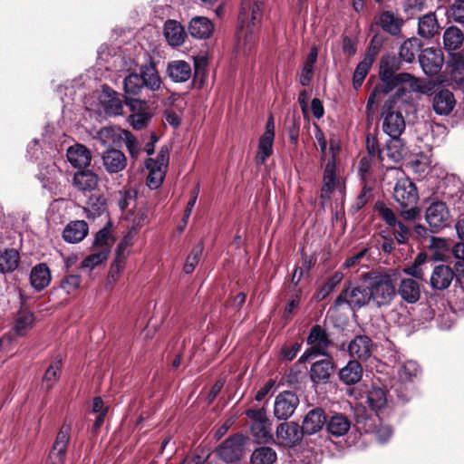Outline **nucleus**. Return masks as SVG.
Segmentation results:
<instances>
[{"label": "nucleus", "mask_w": 464, "mask_h": 464, "mask_svg": "<svg viewBox=\"0 0 464 464\" xmlns=\"http://www.w3.org/2000/svg\"><path fill=\"white\" fill-rule=\"evenodd\" d=\"M263 5L264 0H242L237 34V52L246 53L256 44Z\"/></svg>", "instance_id": "f257e3e1"}, {"label": "nucleus", "mask_w": 464, "mask_h": 464, "mask_svg": "<svg viewBox=\"0 0 464 464\" xmlns=\"http://www.w3.org/2000/svg\"><path fill=\"white\" fill-rule=\"evenodd\" d=\"M327 431L335 437L343 436L348 432L351 427L348 418L342 414L336 413L333 415L325 423Z\"/></svg>", "instance_id": "2f4dec72"}, {"label": "nucleus", "mask_w": 464, "mask_h": 464, "mask_svg": "<svg viewBox=\"0 0 464 464\" xmlns=\"http://www.w3.org/2000/svg\"><path fill=\"white\" fill-rule=\"evenodd\" d=\"M326 423V416L323 409L315 408L311 410L304 417L302 424L304 433L314 434L319 431Z\"/></svg>", "instance_id": "6ab92c4d"}, {"label": "nucleus", "mask_w": 464, "mask_h": 464, "mask_svg": "<svg viewBox=\"0 0 464 464\" xmlns=\"http://www.w3.org/2000/svg\"><path fill=\"white\" fill-rule=\"evenodd\" d=\"M81 282V276L68 275L62 279L60 287L68 295H72L80 288Z\"/></svg>", "instance_id": "4d7b16f0"}, {"label": "nucleus", "mask_w": 464, "mask_h": 464, "mask_svg": "<svg viewBox=\"0 0 464 464\" xmlns=\"http://www.w3.org/2000/svg\"><path fill=\"white\" fill-rule=\"evenodd\" d=\"M152 118V112L141 114H130L128 122L136 130H140L148 126Z\"/></svg>", "instance_id": "bf43d9fd"}, {"label": "nucleus", "mask_w": 464, "mask_h": 464, "mask_svg": "<svg viewBox=\"0 0 464 464\" xmlns=\"http://www.w3.org/2000/svg\"><path fill=\"white\" fill-rule=\"evenodd\" d=\"M335 161L333 158L330 160L324 169V186L322 188L321 197L323 198H329L330 194L333 192V190L335 188V187L338 184L336 174H335Z\"/></svg>", "instance_id": "72a5a7b5"}, {"label": "nucleus", "mask_w": 464, "mask_h": 464, "mask_svg": "<svg viewBox=\"0 0 464 464\" xmlns=\"http://www.w3.org/2000/svg\"><path fill=\"white\" fill-rule=\"evenodd\" d=\"M113 240L110 234V231L103 228L100 230L95 237L94 239V246L99 249H107L108 253L110 252V247L112 244Z\"/></svg>", "instance_id": "680f3d73"}, {"label": "nucleus", "mask_w": 464, "mask_h": 464, "mask_svg": "<svg viewBox=\"0 0 464 464\" xmlns=\"http://www.w3.org/2000/svg\"><path fill=\"white\" fill-rule=\"evenodd\" d=\"M464 41L463 33L456 26L449 27L443 35V44L447 51H456L459 49Z\"/></svg>", "instance_id": "4c0bfd02"}, {"label": "nucleus", "mask_w": 464, "mask_h": 464, "mask_svg": "<svg viewBox=\"0 0 464 464\" xmlns=\"http://www.w3.org/2000/svg\"><path fill=\"white\" fill-rule=\"evenodd\" d=\"M34 315L30 312L22 311L18 314L14 330L18 335H24L33 326Z\"/></svg>", "instance_id": "603ef678"}, {"label": "nucleus", "mask_w": 464, "mask_h": 464, "mask_svg": "<svg viewBox=\"0 0 464 464\" xmlns=\"http://www.w3.org/2000/svg\"><path fill=\"white\" fill-rule=\"evenodd\" d=\"M121 129H114L112 127H103L97 132L96 138L102 146H112L121 139Z\"/></svg>", "instance_id": "37998d69"}, {"label": "nucleus", "mask_w": 464, "mask_h": 464, "mask_svg": "<svg viewBox=\"0 0 464 464\" xmlns=\"http://www.w3.org/2000/svg\"><path fill=\"white\" fill-rule=\"evenodd\" d=\"M307 343L310 347L301 356L300 362H310L317 356L330 357L328 350L334 343L327 332L320 325L311 328Z\"/></svg>", "instance_id": "20e7f679"}, {"label": "nucleus", "mask_w": 464, "mask_h": 464, "mask_svg": "<svg viewBox=\"0 0 464 464\" xmlns=\"http://www.w3.org/2000/svg\"><path fill=\"white\" fill-rule=\"evenodd\" d=\"M393 235L399 244H404L408 240L410 228L401 221H397L396 227H393Z\"/></svg>", "instance_id": "0e129e2a"}, {"label": "nucleus", "mask_w": 464, "mask_h": 464, "mask_svg": "<svg viewBox=\"0 0 464 464\" xmlns=\"http://www.w3.org/2000/svg\"><path fill=\"white\" fill-rule=\"evenodd\" d=\"M454 276L453 270L449 266H435L430 278V286L436 290L447 289L450 285Z\"/></svg>", "instance_id": "f3484780"}, {"label": "nucleus", "mask_w": 464, "mask_h": 464, "mask_svg": "<svg viewBox=\"0 0 464 464\" xmlns=\"http://www.w3.org/2000/svg\"><path fill=\"white\" fill-rule=\"evenodd\" d=\"M420 42L417 38L407 39L400 47L399 55L406 63H412L420 51Z\"/></svg>", "instance_id": "a19ab883"}, {"label": "nucleus", "mask_w": 464, "mask_h": 464, "mask_svg": "<svg viewBox=\"0 0 464 464\" xmlns=\"http://www.w3.org/2000/svg\"><path fill=\"white\" fill-rule=\"evenodd\" d=\"M88 234V225L83 220L70 222L63 229V237L68 243L81 242Z\"/></svg>", "instance_id": "393cba45"}, {"label": "nucleus", "mask_w": 464, "mask_h": 464, "mask_svg": "<svg viewBox=\"0 0 464 464\" xmlns=\"http://www.w3.org/2000/svg\"><path fill=\"white\" fill-rule=\"evenodd\" d=\"M125 265V256H117L114 262L111 264L109 278L115 282L118 279L120 273L122 271Z\"/></svg>", "instance_id": "69168bd1"}, {"label": "nucleus", "mask_w": 464, "mask_h": 464, "mask_svg": "<svg viewBox=\"0 0 464 464\" xmlns=\"http://www.w3.org/2000/svg\"><path fill=\"white\" fill-rule=\"evenodd\" d=\"M213 31V23L204 16H196L188 24V33L194 38L207 39L212 34Z\"/></svg>", "instance_id": "5701e85b"}, {"label": "nucleus", "mask_w": 464, "mask_h": 464, "mask_svg": "<svg viewBox=\"0 0 464 464\" xmlns=\"http://www.w3.org/2000/svg\"><path fill=\"white\" fill-rule=\"evenodd\" d=\"M169 160V150L162 146L156 159H148L145 167L148 169L147 185L151 189L158 188L163 182Z\"/></svg>", "instance_id": "39448f33"}, {"label": "nucleus", "mask_w": 464, "mask_h": 464, "mask_svg": "<svg viewBox=\"0 0 464 464\" xmlns=\"http://www.w3.org/2000/svg\"><path fill=\"white\" fill-rule=\"evenodd\" d=\"M439 28L440 26L434 13H429L420 17L418 23V34L422 38H432L438 34Z\"/></svg>", "instance_id": "7c9ffc66"}, {"label": "nucleus", "mask_w": 464, "mask_h": 464, "mask_svg": "<svg viewBox=\"0 0 464 464\" xmlns=\"http://www.w3.org/2000/svg\"><path fill=\"white\" fill-rule=\"evenodd\" d=\"M276 459V452L268 447L258 448L251 455V464H273Z\"/></svg>", "instance_id": "49530a36"}, {"label": "nucleus", "mask_w": 464, "mask_h": 464, "mask_svg": "<svg viewBox=\"0 0 464 464\" xmlns=\"http://www.w3.org/2000/svg\"><path fill=\"white\" fill-rule=\"evenodd\" d=\"M166 72L174 82H185L191 77L192 71L188 62L174 60L168 63Z\"/></svg>", "instance_id": "aec40b11"}, {"label": "nucleus", "mask_w": 464, "mask_h": 464, "mask_svg": "<svg viewBox=\"0 0 464 464\" xmlns=\"http://www.w3.org/2000/svg\"><path fill=\"white\" fill-rule=\"evenodd\" d=\"M419 62L425 74L435 75L443 65V53L438 48H426L419 55Z\"/></svg>", "instance_id": "9b49d317"}, {"label": "nucleus", "mask_w": 464, "mask_h": 464, "mask_svg": "<svg viewBox=\"0 0 464 464\" xmlns=\"http://www.w3.org/2000/svg\"><path fill=\"white\" fill-rule=\"evenodd\" d=\"M124 102L129 107L130 114L150 113L151 109L148 102L144 100L124 97Z\"/></svg>", "instance_id": "864d4df0"}, {"label": "nucleus", "mask_w": 464, "mask_h": 464, "mask_svg": "<svg viewBox=\"0 0 464 464\" xmlns=\"http://www.w3.org/2000/svg\"><path fill=\"white\" fill-rule=\"evenodd\" d=\"M432 263L427 260V256L419 254L413 264L403 269L404 273L417 279L425 280L426 272L431 267Z\"/></svg>", "instance_id": "f704fd0d"}, {"label": "nucleus", "mask_w": 464, "mask_h": 464, "mask_svg": "<svg viewBox=\"0 0 464 464\" xmlns=\"http://www.w3.org/2000/svg\"><path fill=\"white\" fill-rule=\"evenodd\" d=\"M68 161L78 169L86 168L92 160L91 151L82 144H74L67 150Z\"/></svg>", "instance_id": "412c9836"}, {"label": "nucleus", "mask_w": 464, "mask_h": 464, "mask_svg": "<svg viewBox=\"0 0 464 464\" xmlns=\"http://www.w3.org/2000/svg\"><path fill=\"white\" fill-rule=\"evenodd\" d=\"M362 377V367L356 360H351L347 364L339 371L340 380L347 384H355L361 381Z\"/></svg>", "instance_id": "c85d7f7f"}, {"label": "nucleus", "mask_w": 464, "mask_h": 464, "mask_svg": "<svg viewBox=\"0 0 464 464\" xmlns=\"http://www.w3.org/2000/svg\"><path fill=\"white\" fill-rule=\"evenodd\" d=\"M369 292L367 280L364 285L348 286L336 297L334 307L337 309L343 305H348L350 308H361L371 302Z\"/></svg>", "instance_id": "423d86ee"}, {"label": "nucleus", "mask_w": 464, "mask_h": 464, "mask_svg": "<svg viewBox=\"0 0 464 464\" xmlns=\"http://www.w3.org/2000/svg\"><path fill=\"white\" fill-rule=\"evenodd\" d=\"M202 250L203 247L200 245L195 246L192 249L191 253L187 257L183 267V270L186 274H191L194 271L196 266L198 264Z\"/></svg>", "instance_id": "052dcab7"}, {"label": "nucleus", "mask_w": 464, "mask_h": 464, "mask_svg": "<svg viewBox=\"0 0 464 464\" xmlns=\"http://www.w3.org/2000/svg\"><path fill=\"white\" fill-rule=\"evenodd\" d=\"M51 271L44 263H40L33 267L30 274L32 286L40 291L49 285L51 282Z\"/></svg>", "instance_id": "cd10ccee"}, {"label": "nucleus", "mask_w": 464, "mask_h": 464, "mask_svg": "<svg viewBox=\"0 0 464 464\" xmlns=\"http://www.w3.org/2000/svg\"><path fill=\"white\" fill-rule=\"evenodd\" d=\"M99 177L91 170L78 171L74 174L73 184L82 191H92L98 187Z\"/></svg>", "instance_id": "473e14b6"}, {"label": "nucleus", "mask_w": 464, "mask_h": 464, "mask_svg": "<svg viewBox=\"0 0 464 464\" xmlns=\"http://www.w3.org/2000/svg\"><path fill=\"white\" fill-rule=\"evenodd\" d=\"M277 442L284 446H290V424L286 421L281 423L276 429Z\"/></svg>", "instance_id": "e2e57ef3"}, {"label": "nucleus", "mask_w": 464, "mask_h": 464, "mask_svg": "<svg viewBox=\"0 0 464 464\" xmlns=\"http://www.w3.org/2000/svg\"><path fill=\"white\" fill-rule=\"evenodd\" d=\"M401 81L405 82L404 84L408 85L410 90L422 94L431 95L434 84L431 82H425L414 77L411 73H404L400 76Z\"/></svg>", "instance_id": "e433bc0d"}, {"label": "nucleus", "mask_w": 464, "mask_h": 464, "mask_svg": "<svg viewBox=\"0 0 464 464\" xmlns=\"http://www.w3.org/2000/svg\"><path fill=\"white\" fill-rule=\"evenodd\" d=\"M102 162L109 174H117L126 168L127 157L120 150L109 149L102 152Z\"/></svg>", "instance_id": "4468645a"}, {"label": "nucleus", "mask_w": 464, "mask_h": 464, "mask_svg": "<svg viewBox=\"0 0 464 464\" xmlns=\"http://www.w3.org/2000/svg\"><path fill=\"white\" fill-rule=\"evenodd\" d=\"M334 370L330 357L314 362L311 366L310 376L314 382L327 381Z\"/></svg>", "instance_id": "c756f323"}, {"label": "nucleus", "mask_w": 464, "mask_h": 464, "mask_svg": "<svg viewBox=\"0 0 464 464\" xmlns=\"http://www.w3.org/2000/svg\"><path fill=\"white\" fill-rule=\"evenodd\" d=\"M456 105L453 93L446 89L437 92L432 100L434 111L439 115H449Z\"/></svg>", "instance_id": "a211bd4d"}, {"label": "nucleus", "mask_w": 464, "mask_h": 464, "mask_svg": "<svg viewBox=\"0 0 464 464\" xmlns=\"http://www.w3.org/2000/svg\"><path fill=\"white\" fill-rule=\"evenodd\" d=\"M382 219L392 227H395L397 224V218L394 212L382 202H377L374 207Z\"/></svg>", "instance_id": "13d9d810"}, {"label": "nucleus", "mask_w": 464, "mask_h": 464, "mask_svg": "<svg viewBox=\"0 0 464 464\" xmlns=\"http://www.w3.org/2000/svg\"><path fill=\"white\" fill-rule=\"evenodd\" d=\"M164 35L171 46H180L187 36L184 27L175 20H168L164 25Z\"/></svg>", "instance_id": "a878e982"}, {"label": "nucleus", "mask_w": 464, "mask_h": 464, "mask_svg": "<svg viewBox=\"0 0 464 464\" xmlns=\"http://www.w3.org/2000/svg\"><path fill=\"white\" fill-rule=\"evenodd\" d=\"M372 61L373 60L371 56H366V57H364V59L362 61H361L357 64L355 71L353 72V87L355 89H359L362 86V82H363L372 64Z\"/></svg>", "instance_id": "a18cd8bd"}, {"label": "nucleus", "mask_w": 464, "mask_h": 464, "mask_svg": "<svg viewBox=\"0 0 464 464\" xmlns=\"http://www.w3.org/2000/svg\"><path fill=\"white\" fill-rule=\"evenodd\" d=\"M318 50L316 47H312L310 53L304 63L301 74H300V83L303 86L309 85L313 74H314V67L317 60Z\"/></svg>", "instance_id": "58836bf2"}, {"label": "nucleus", "mask_w": 464, "mask_h": 464, "mask_svg": "<svg viewBox=\"0 0 464 464\" xmlns=\"http://www.w3.org/2000/svg\"><path fill=\"white\" fill-rule=\"evenodd\" d=\"M99 100L107 115L118 116L123 113V103L120 94L111 88L104 87Z\"/></svg>", "instance_id": "ddd939ff"}, {"label": "nucleus", "mask_w": 464, "mask_h": 464, "mask_svg": "<svg viewBox=\"0 0 464 464\" xmlns=\"http://www.w3.org/2000/svg\"><path fill=\"white\" fill-rule=\"evenodd\" d=\"M108 257V251L107 249H99L97 252L88 256L82 262V268H86L92 271L94 267H96L98 265L102 264L103 261H105Z\"/></svg>", "instance_id": "6e6d98bb"}, {"label": "nucleus", "mask_w": 464, "mask_h": 464, "mask_svg": "<svg viewBox=\"0 0 464 464\" xmlns=\"http://www.w3.org/2000/svg\"><path fill=\"white\" fill-rule=\"evenodd\" d=\"M375 24L379 25L384 32L392 35H399L401 32V27L404 20L401 15L396 14L391 11H382L375 16Z\"/></svg>", "instance_id": "dca6fc26"}, {"label": "nucleus", "mask_w": 464, "mask_h": 464, "mask_svg": "<svg viewBox=\"0 0 464 464\" xmlns=\"http://www.w3.org/2000/svg\"><path fill=\"white\" fill-rule=\"evenodd\" d=\"M450 17L456 23H464V3L453 5L450 8Z\"/></svg>", "instance_id": "774afa93"}, {"label": "nucleus", "mask_w": 464, "mask_h": 464, "mask_svg": "<svg viewBox=\"0 0 464 464\" xmlns=\"http://www.w3.org/2000/svg\"><path fill=\"white\" fill-rule=\"evenodd\" d=\"M140 73L142 78V84L144 88H147L151 92H157L161 89L162 81L156 66L153 63H150L140 66Z\"/></svg>", "instance_id": "b1692460"}, {"label": "nucleus", "mask_w": 464, "mask_h": 464, "mask_svg": "<svg viewBox=\"0 0 464 464\" xmlns=\"http://www.w3.org/2000/svg\"><path fill=\"white\" fill-rule=\"evenodd\" d=\"M144 89L140 73L132 72L123 80V90L126 96L139 95Z\"/></svg>", "instance_id": "79ce46f5"}, {"label": "nucleus", "mask_w": 464, "mask_h": 464, "mask_svg": "<svg viewBox=\"0 0 464 464\" xmlns=\"http://www.w3.org/2000/svg\"><path fill=\"white\" fill-rule=\"evenodd\" d=\"M121 140H124L126 148L132 159H137L140 152V144L135 136L130 130H121Z\"/></svg>", "instance_id": "5fc2aeb1"}, {"label": "nucleus", "mask_w": 464, "mask_h": 464, "mask_svg": "<svg viewBox=\"0 0 464 464\" xmlns=\"http://www.w3.org/2000/svg\"><path fill=\"white\" fill-rule=\"evenodd\" d=\"M62 362L54 361L45 371L43 377V383L47 390L53 388L54 383L59 380L61 373Z\"/></svg>", "instance_id": "09e8293b"}, {"label": "nucleus", "mask_w": 464, "mask_h": 464, "mask_svg": "<svg viewBox=\"0 0 464 464\" xmlns=\"http://www.w3.org/2000/svg\"><path fill=\"white\" fill-rule=\"evenodd\" d=\"M343 279V274L341 271L334 272V275L328 278V280L318 291L317 298L319 300L326 298L334 290V288L342 282Z\"/></svg>", "instance_id": "8fccbe9b"}, {"label": "nucleus", "mask_w": 464, "mask_h": 464, "mask_svg": "<svg viewBox=\"0 0 464 464\" xmlns=\"http://www.w3.org/2000/svg\"><path fill=\"white\" fill-rule=\"evenodd\" d=\"M373 352V343L366 335H358L348 344L349 355L357 360L366 361Z\"/></svg>", "instance_id": "2eb2a0df"}, {"label": "nucleus", "mask_w": 464, "mask_h": 464, "mask_svg": "<svg viewBox=\"0 0 464 464\" xmlns=\"http://www.w3.org/2000/svg\"><path fill=\"white\" fill-rule=\"evenodd\" d=\"M367 400L372 410H381L387 403L386 392L382 388L372 387L368 392Z\"/></svg>", "instance_id": "de8ad7c7"}, {"label": "nucleus", "mask_w": 464, "mask_h": 464, "mask_svg": "<svg viewBox=\"0 0 464 464\" xmlns=\"http://www.w3.org/2000/svg\"><path fill=\"white\" fill-rule=\"evenodd\" d=\"M450 211L442 201L432 202L426 209L425 218L433 231H438L449 225Z\"/></svg>", "instance_id": "9d476101"}, {"label": "nucleus", "mask_w": 464, "mask_h": 464, "mask_svg": "<svg viewBox=\"0 0 464 464\" xmlns=\"http://www.w3.org/2000/svg\"><path fill=\"white\" fill-rule=\"evenodd\" d=\"M395 280V274L392 270L367 275L369 295L373 304L381 307L392 303L397 294Z\"/></svg>", "instance_id": "f03ea898"}, {"label": "nucleus", "mask_w": 464, "mask_h": 464, "mask_svg": "<svg viewBox=\"0 0 464 464\" xmlns=\"http://www.w3.org/2000/svg\"><path fill=\"white\" fill-rule=\"evenodd\" d=\"M383 131L391 137L387 147L391 151L392 146L400 143V136L405 130V121L401 112L393 111L392 106L387 107L382 112Z\"/></svg>", "instance_id": "0eeeda50"}, {"label": "nucleus", "mask_w": 464, "mask_h": 464, "mask_svg": "<svg viewBox=\"0 0 464 464\" xmlns=\"http://www.w3.org/2000/svg\"><path fill=\"white\" fill-rule=\"evenodd\" d=\"M404 73L405 72H400L395 74L392 68L390 66L389 59L382 58L380 66V78L382 83L374 88L369 96L367 105L369 106L374 102V97L378 92L388 93L398 85L404 84L405 82H402L400 79V76Z\"/></svg>", "instance_id": "6e6552de"}, {"label": "nucleus", "mask_w": 464, "mask_h": 464, "mask_svg": "<svg viewBox=\"0 0 464 464\" xmlns=\"http://www.w3.org/2000/svg\"><path fill=\"white\" fill-rule=\"evenodd\" d=\"M246 414L250 418H256L255 422L251 426V432L253 436L257 440L264 442H266L271 439L270 430L267 427L263 412H256L255 411L249 410Z\"/></svg>", "instance_id": "bb28decb"}, {"label": "nucleus", "mask_w": 464, "mask_h": 464, "mask_svg": "<svg viewBox=\"0 0 464 464\" xmlns=\"http://www.w3.org/2000/svg\"><path fill=\"white\" fill-rule=\"evenodd\" d=\"M397 294L408 304H414L420 300V288L419 283L413 278H403L401 280Z\"/></svg>", "instance_id": "4be33fe9"}, {"label": "nucleus", "mask_w": 464, "mask_h": 464, "mask_svg": "<svg viewBox=\"0 0 464 464\" xmlns=\"http://www.w3.org/2000/svg\"><path fill=\"white\" fill-rule=\"evenodd\" d=\"M274 139L268 137H260L258 148L256 155V165H263L273 152Z\"/></svg>", "instance_id": "c03bdc74"}, {"label": "nucleus", "mask_w": 464, "mask_h": 464, "mask_svg": "<svg viewBox=\"0 0 464 464\" xmlns=\"http://www.w3.org/2000/svg\"><path fill=\"white\" fill-rule=\"evenodd\" d=\"M244 440L242 436L226 440L218 449L219 457L227 463L239 460L244 453Z\"/></svg>", "instance_id": "f8f14e48"}, {"label": "nucleus", "mask_w": 464, "mask_h": 464, "mask_svg": "<svg viewBox=\"0 0 464 464\" xmlns=\"http://www.w3.org/2000/svg\"><path fill=\"white\" fill-rule=\"evenodd\" d=\"M137 234V228L132 227L117 247V256H125L124 251L132 245V238Z\"/></svg>", "instance_id": "338daca9"}, {"label": "nucleus", "mask_w": 464, "mask_h": 464, "mask_svg": "<svg viewBox=\"0 0 464 464\" xmlns=\"http://www.w3.org/2000/svg\"><path fill=\"white\" fill-rule=\"evenodd\" d=\"M274 413L278 420H287V419L290 417L289 392H283L276 397L275 401Z\"/></svg>", "instance_id": "ea45409f"}, {"label": "nucleus", "mask_w": 464, "mask_h": 464, "mask_svg": "<svg viewBox=\"0 0 464 464\" xmlns=\"http://www.w3.org/2000/svg\"><path fill=\"white\" fill-rule=\"evenodd\" d=\"M420 372V367L414 361H407L401 365L398 371L400 381L407 382L412 381Z\"/></svg>", "instance_id": "3c124183"}, {"label": "nucleus", "mask_w": 464, "mask_h": 464, "mask_svg": "<svg viewBox=\"0 0 464 464\" xmlns=\"http://www.w3.org/2000/svg\"><path fill=\"white\" fill-rule=\"evenodd\" d=\"M20 262L19 252L14 248L0 251V272L10 273L14 271Z\"/></svg>", "instance_id": "c9c22d12"}, {"label": "nucleus", "mask_w": 464, "mask_h": 464, "mask_svg": "<svg viewBox=\"0 0 464 464\" xmlns=\"http://www.w3.org/2000/svg\"><path fill=\"white\" fill-rule=\"evenodd\" d=\"M71 425L63 423L58 431L46 464H64L65 454L70 441Z\"/></svg>", "instance_id": "1a4fd4ad"}, {"label": "nucleus", "mask_w": 464, "mask_h": 464, "mask_svg": "<svg viewBox=\"0 0 464 464\" xmlns=\"http://www.w3.org/2000/svg\"><path fill=\"white\" fill-rule=\"evenodd\" d=\"M388 172L397 179L393 188L395 201L402 208L416 205L419 194L415 184L408 177H405L400 169L392 168Z\"/></svg>", "instance_id": "7ed1b4c3"}]
</instances>
